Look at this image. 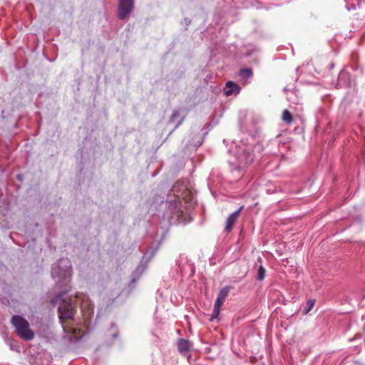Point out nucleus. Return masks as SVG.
Here are the masks:
<instances>
[{"label":"nucleus","instance_id":"39448f33","mask_svg":"<svg viewBox=\"0 0 365 365\" xmlns=\"http://www.w3.org/2000/svg\"><path fill=\"white\" fill-rule=\"evenodd\" d=\"M134 9V0H119L118 16L123 20L128 17Z\"/></svg>","mask_w":365,"mask_h":365},{"label":"nucleus","instance_id":"1a4fd4ad","mask_svg":"<svg viewBox=\"0 0 365 365\" xmlns=\"http://www.w3.org/2000/svg\"><path fill=\"white\" fill-rule=\"evenodd\" d=\"M38 361L37 365H50L52 361L51 355L41 349V352H38Z\"/></svg>","mask_w":365,"mask_h":365},{"label":"nucleus","instance_id":"20e7f679","mask_svg":"<svg viewBox=\"0 0 365 365\" xmlns=\"http://www.w3.org/2000/svg\"><path fill=\"white\" fill-rule=\"evenodd\" d=\"M11 324L16 329L17 334L24 340H32L34 334L30 329L29 324L26 319L19 315H14L11 318Z\"/></svg>","mask_w":365,"mask_h":365},{"label":"nucleus","instance_id":"423d86ee","mask_svg":"<svg viewBox=\"0 0 365 365\" xmlns=\"http://www.w3.org/2000/svg\"><path fill=\"white\" fill-rule=\"evenodd\" d=\"M243 207L241 206L237 210L232 213L227 219L226 225H225V230L227 232H230L232 230L234 225L236 223L241 210Z\"/></svg>","mask_w":365,"mask_h":365},{"label":"nucleus","instance_id":"ddd939ff","mask_svg":"<svg viewBox=\"0 0 365 365\" xmlns=\"http://www.w3.org/2000/svg\"><path fill=\"white\" fill-rule=\"evenodd\" d=\"M239 160L242 164H250L253 161V155L250 153H244L239 157Z\"/></svg>","mask_w":365,"mask_h":365},{"label":"nucleus","instance_id":"f257e3e1","mask_svg":"<svg viewBox=\"0 0 365 365\" xmlns=\"http://www.w3.org/2000/svg\"><path fill=\"white\" fill-rule=\"evenodd\" d=\"M53 305L59 304L58 314L60 319H71L75 312L76 307L66 298V293L61 292L51 300Z\"/></svg>","mask_w":365,"mask_h":365},{"label":"nucleus","instance_id":"dca6fc26","mask_svg":"<svg viewBox=\"0 0 365 365\" xmlns=\"http://www.w3.org/2000/svg\"><path fill=\"white\" fill-rule=\"evenodd\" d=\"M282 120L287 124H290L292 122V120H293L292 115L287 110H284L283 111Z\"/></svg>","mask_w":365,"mask_h":365},{"label":"nucleus","instance_id":"9d476101","mask_svg":"<svg viewBox=\"0 0 365 365\" xmlns=\"http://www.w3.org/2000/svg\"><path fill=\"white\" fill-rule=\"evenodd\" d=\"M81 307L82 312H84V315L86 317H88L93 312V305L91 304L90 301L87 299L86 297L83 296L82 299V302H81Z\"/></svg>","mask_w":365,"mask_h":365},{"label":"nucleus","instance_id":"9b49d317","mask_svg":"<svg viewBox=\"0 0 365 365\" xmlns=\"http://www.w3.org/2000/svg\"><path fill=\"white\" fill-rule=\"evenodd\" d=\"M192 345V344H178V350L182 355L190 359L191 358L190 353L194 350Z\"/></svg>","mask_w":365,"mask_h":365},{"label":"nucleus","instance_id":"2eb2a0df","mask_svg":"<svg viewBox=\"0 0 365 365\" xmlns=\"http://www.w3.org/2000/svg\"><path fill=\"white\" fill-rule=\"evenodd\" d=\"M239 76L242 79H247L252 76V71L251 69L249 68L241 69L239 72Z\"/></svg>","mask_w":365,"mask_h":365},{"label":"nucleus","instance_id":"b1692460","mask_svg":"<svg viewBox=\"0 0 365 365\" xmlns=\"http://www.w3.org/2000/svg\"><path fill=\"white\" fill-rule=\"evenodd\" d=\"M346 9L349 11L351 9V8L349 7V6H346Z\"/></svg>","mask_w":365,"mask_h":365},{"label":"nucleus","instance_id":"4468645a","mask_svg":"<svg viewBox=\"0 0 365 365\" xmlns=\"http://www.w3.org/2000/svg\"><path fill=\"white\" fill-rule=\"evenodd\" d=\"M230 291V287L227 286V287H223L222 289H221L220 290L217 298L225 301L226 297H227Z\"/></svg>","mask_w":365,"mask_h":365},{"label":"nucleus","instance_id":"7ed1b4c3","mask_svg":"<svg viewBox=\"0 0 365 365\" xmlns=\"http://www.w3.org/2000/svg\"><path fill=\"white\" fill-rule=\"evenodd\" d=\"M9 345L11 350L17 352H21L23 350L31 364H38V352H41V349L39 344H9Z\"/></svg>","mask_w":365,"mask_h":365},{"label":"nucleus","instance_id":"a878e982","mask_svg":"<svg viewBox=\"0 0 365 365\" xmlns=\"http://www.w3.org/2000/svg\"><path fill=\"white\" fill-rule=\"evenodd\" d=\"M141 269V267H138L137 268V270H139V269Z\"/></svg>","mask_w":365,"mask_h":365},{"label":"nucleus","instance_id":"a211bd4d","mask_svg":"<svg viewBox=\"0 0 365 365\" xmlns=\"http://www.w3.org/2000/svg\"><path fill=\"white\" fill-rule=\"evenodd\" d=\"M220 309H217L216 307L213 308L212 314L211 315V320H213L214 319H217L220 314Z\"/></svg>","mask_w":365,"mask_h":365},{"label":"nucleus","instance_id":"393cba45","mask_svg":"<svg viewBox=\"0 0 365 365\" xmlns=\"http://www.w3.org/2000/svg\"><path fill=\"white\" fill-rule=\"evenodd\" d=\"M346 320H348L347 317H346V318L344 317L343 321L344 322V321H346Z\"/></svg>","mask_w":365,"mask_h":365},{"label":"nucleus","instance_id":"5701e85b","mask_svg":"<svg viewBox=\"0 0 365 365\" xmlns=\"http://www.w3.org/2000/svg\"><path fill=\"white\" fill-rule=\"evenodd\" d=\"M178 185H175L173 187V191L175 192L177 189Z\"/></svg>","mask_w":365,"mask_h":365},{"label":"nucleus","instance_id":"6e6552de","mask_svg":"<svg viewBox=\"0 0 365 365\" xmlns=\"http://www.w3.org/2000/svg\"><path fill=\"white\" fill-rule=\"evenodd\" d=\"M84 336V331L77 328H71L68 333L69 342H78Z\"/></svg>","mask_w":365,"mask_h":365},{"label":"nucleus","instance_id":"412c9836","mask_svg":"<svg viewBox=\"0 0 365 365\" xmlns=\"http://www.w3.org/2000/svg\"><path fill=\"white\" fill-rule=\"evenodd\" d=\"M178 342H180V343H182V342H188L187 340L186 339H179Z\"/></svg>","mask_w":365,"mask_h":365},{"label":"nucleus","instance_id":"bb28decb","mask_svg":"<svg viewBox=\"0 0 365 365\" xmlns=\"http://www.w3.org/2000/svg\"><path fill=\"white\" fill-rule=\"evenodd\" d=\"M352 9H355V6L354 4H352Z\"/></svg>","mask_w":365,"mask_h":365},{"label":"nucleus","instance_id":"aec40b11","mask_svg":"<svg viewBox=\"0 0 365 365\" xmlns=\"http://www.w3.org/2000/svg\"><path fill=\"white\" fill-rule=\"evenodd\" d=\"M179 201H180V197H179V195H178L176 200H175L174 202H170V205L171 207L173 206L174 209H177L178 207Z\"/></svg>","mask_w":365,"mask_h":365},{"label":"nucleus","instance_id":"f8f14e48","mask_svg":"<svg viewBox=\"0 0 365 365\" xmlns=\"http://www.w3.org/2000/svg\"><path fill=\"white\" fill-rule=\"evenodd\" d=\"M316 303V300L314 299H310L307 301L306 304L303 306L302 312L303 314H308L314 307Z\"/></svg>","mask_w":365,"mask_h":365},{"label":"nucleus","instance_id":"6ab92c4d","mask_svg":"<svg viewBox=\"0 0 365 365\" xmlns=\"http://www.w3.org/2000/svg\"><path fill=\"white\" fill-rule=\"evenodd\" d=\"M225 301L220 299L218 298L216 299L214 304V307H216L217 309H221V306L223 304Z\"/></svg>","mask_w":365,"mask_h":365},{"label":"nucleus","instance_id":"f03ea898","mask_svg":"<svg viewBox=\"0 0 365 365\" xmlns=\"http://www.w3.org/2000/svg\"><path fill=\"white\" fill-rule=\"evenodd\" d=\"M71 274V263L68 258H62L53 264L51 275L53 279L58 278L57 282H66Z\"/></svg>","mask_w":365,"mask_h":365},{"label":"nucleus","instance_id":"4be33fe9","mask_svg":"<svg viewBox=\"0 0 365 365\" xmlns=\"http://www.w3.org/2000/svg\"><path fill=\"white\" fill-rule=\"evenodd\" d=\"M178 115V111H176V110H175V111L173 112V115H172V117H173H173H175V116H177Z\"/></svg>","mask_w":365,"mask_h":365},{"label":"nucleus","instance_id":"0eeeda50","mask_svg":"<svg viewBox=\"0 0 365 365\" xmlns=\"http://www.w3.org/2000/svg\"><path fill=\"white\" fill-rule=\"evenodd\" d=\"M240 91V87L232 81L226 83L224 88V93L227 96L237 95Z\"/></svg>","mask_w":365,"mask_h":365},{"label":"nucleus","instance_id":"f3484780","mask_svg":"<svg viewBox=\"0 0 365 365\" xmlns=\"http://www.w3.org/2000/svg\"><path fill=\"white\" fill-rule=\"evenodd\" d=\"M265 272H266L265 269L263 267V266L260 265L258 269V271H257V279L263 280L265 277Z\"/></svg>","mask_w":365,"mask_h":365}]
</instances>
